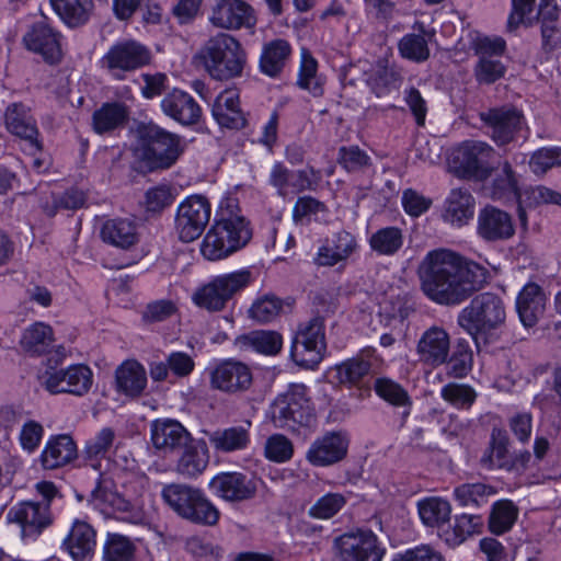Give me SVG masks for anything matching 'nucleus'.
<instances>
[{
	"label": "nucleus",
	"mask_w": 561,
	"mask_h": 561,
	"mask_svg": "<svg viewBox=\"0 0 561 561\" xmlns=\"http://www.w3.org/2000/svg\"><path fill=\"white\" fill-rule=\"evenodd\" d=\"M369 245L380 255H393L403 245V233L398 227H385L370 236Z\"/></svg>",
	"instance_id": "nucleus-50"
},
{
	"label": "nucleus",
	"mask_w": 561,
	"mask_h": 561,
	"mask_svg": "<svg viewBox=\"0 0 561 561\" xmlns=\"http://www.w3.org/2000/svg\"><path fill=\"white\" fill-rule=\"evenodd\" d=\"M374 389L376 393L388 403L394 407L405 408L407 410L403 412V416L409 414L412 401L408 391L400 383L390 378L379 377L375 380Z\"/></svg>",
	"instance_id": "nucleus-49"
},
{
	"label": "nucleus",
	"mask_w": 561,
	"mask_h": 561,
	"mask_svg": "<svg viewBox=\"0 0 561 561\" xmlns=\"http://www.w3.org/2000/svg\"><path fill=\"white\" fill-rule=\"evenodd\" d=\"M236 345L240 347H253L265 355H276L283 346L282 335L276 331H252L236 339Z\"/></svg>",
	"instance_id": "nucleus-41"
},
{
	"label": "nucleus",
	"mask_w": 561,
	"mask_h": 561,
	"mask_svg": "<svg viewBox=\"0 0 561 561\" xmlns=\"http://www.w3.org/2000/svg\"><path fill=\"white\" fill-rule=\"evenodd\" d=\"M290 53V45L285 39H274L265 44L260 58L261 71L268 77H277L284 69Z\"/></svg>",
	"instance_id": "nucleus-40"
},
{
	"label": "nucleus",
	"mask_w": 561,
	"mask_h": 561,
	"mask_svg": "<svg viewBox=\"0 0 561 561\" xmlns=\"http://www.w3.org/2000/svg\"><path fill=\"white\" fill-rule=\"evenodd\" d=\"M161 497L173 513L193 524L215 526L219 520L218 508L199 488L172 482L163 485Z\"/></svg>",
	"instance_id": "nucleus-6"
},
{
	"label": "nucleus",
	"mask_w": 561,
	"mask_h": 561,
	"mask_svg": "<svg viewBox=\"0 0 561 561\" xmlns=\"http://www.w3.org/2000/svg\"><path fill=\"white\" fill-rule=\"evenodd\" d=\"M480 525L479 516L468 514L456 516L451 536L447 537L446 540L453 545H460L468 536L476 533Z\"/></svg>",
	"instance_id": "nucleus-64"
},
{
	"label": "nucleus",
	"mask_w": 561,
	"mask_h": 561,
	"mask_svg": "<svg viewBox=\"0 0 561 561\" xmlns=\"http://www.w3.org/2000/svg\"><path fill=\"white\" fill-rule=\"evenodd\" d=\"M493 485L482 482L463 483L454 491L455 499L462 506H481L488 503L489 499L496 494Z\"/></svg>",
	"instance_id": "nucleus-48"
},
{
	"label": "nucleus",
	"mask_w": 561,
	"mask_h": 561,
	"mask_svg": "<svg viewBox=\"0 0 561 561\" xmlns=\"http://www.w3.org/2000/svg\"><path fill=\"white\" fill-rule=\"evenodd\" d=\"M179 453L175 471L185 479H197L208 467L209 450L203 439L192 438Z\"/></svg>",
	"instance_id": "nucleus-29"
},
{
	"label": "nucleus",
	"mask_w": 561,
	"mask_h": 561,
	"mask_svg": "<svg viewBox=\"0 0 561 561\" xmlns=\"http://www.w3.org/2000/svg\"><path fill=\"white\" fill-rule=\"evenodd\" d=\"M494 154L495 150L489 144L466 140L454 149L450 165L459 178L483 181L491 175L490 160Z\"/></svg>",
	"instance_id": "nucleus-10"
},
{
	"label": "nucleus",
	"mask_w": 561,
	"mask_h": 561,
	"mask_svg": "<svg viewBox=\"0 0 561 561\" xmlns=\"http://www.w3.org/2000/svg\"><path fill=\"white\" fill-rule=\"evenodd\" d=\"M136 153L150 170H165L176 163L184 152L182 138L153 122L136 127Z\"/></svg>",
	"instance_id": "nucleus-4"
},
{
	"label": "nucleus",
	"mask_w": 561,
	"mask_h": 561,
	"mask_svg": "<svg viewBox=\"0 0 561 561\" xmlns=\"http://www.w3.org/2000/svg\"><path fill=\"white\" fill-rule=\"evenodd\" d=\"M283 309V302L275 296H265L256 300L250 308V317L260 323L273 321Z\"/></svg>",
	"instance_id": "nucleus-59"
},
{
	"label": "nucleus",
	"mask_w": 561,
	"mask_h": 561,
	"mask_svg": "<svg viewBox=\"0 0 561 561\" xmlns=\"http://www.w3.org/2000/svg\"><path fill=\"white\" fill-rule=\"evenodd\" d=\"M77 457V445L67 435L53 436L46 443L41 455V462L44 469L53 470L62 467Z\"/></svg>",
	"instance_id": "nucleus-34"
},
{
	"label": "nucleus",
	"mask_w": 561,
	"mask_h": 561,
	"mask_svg": "<svg viewBox=\"0 0 561 561\" xmlns=\"http://www.w3.org/2000/svg\"><path fill=\"white\" fill-rule=\"evenodd\" d=\"M92 502L104 512L110 510L118 514V518L131 524H139L145 519L144 511L137 504L123 497L105 484L98 483L91 493Z\"/></svg>",
	"instance_id": "nucleus-23"
},
{
	"label": "nucleus",
	"mask_w": 561,
	"mask_h": 561,
	"mask_svg": "<svg viewBox=\"0 0 561 561\" xmlns=\"http://www.w3.org/2000/svg\"><path fill=\"white\" fill-rule=\"evenodd\" d=\"M479 117L497 146L514 141L526 127L523 113L514 106L492 107L480 112Z\"/></svg>",
	"instance_id": "nucleus-13"
},
{
	"label": "nucleus",
	"mask_w": 561,
	"mask_h": 561,
	"mask_svg": "<svg viewBox=\"0 0 561 561\" xmlns=\"http://www.w3.org/2000/svg\"><path fill=\"white\" fill-rule=\"evenodd\" d=\"M101 238L105 243L127 250L138 241L137 227L129 219H110L101 228Z\"/></svg>",
	"instance_id": "nucleus-37"
},
{
	"label": "nucleus",
	"mask_w": 561,
	"mask_h": 561,
	"mask_svg": "<svg viewBox=\"0 0 561 561\" xmlns=\"http://www.w3.org/2000/svg\"><path fill=\"white\" fill-rule=\"evenodd\" d=\"M518 516L517 506L510 500H501L493 504L489 517V528L494 535H503L515 524Z\"/></svg>",
	"instance_id": "nucleus-46"
},
{
	"label": "nucleus",
	"mask_w": 561,
	"mask_h": 561,
	"mask_svg": "<svg viewBox=\"0 0 561 561\" xmlns=\"http://www.w3.org/2000/svg\"><path fill=\"white\" fill-rule=\"evenodd\" d=\"M317 68V60L309 54L308 50L304 49L297 83L301 89L311 92L313 96H321L323 94V88L316 77Z\"/></svg>",
	"instance_id": "nucleus-57"
},
{
	"label": "nucleus",
	"mask_w": 561,
	"mask_h": 561,
	"mask_svg": "<svg viewBox=\"0 0 561 561\" xmlns=\"http://www.w3.org/2000/svg\"><path fill=\"white\" fill-rule=\"evenodd\" d=\"M209 442L216 450L231 453L247 447L249 433L242 426L217 430L209 435Z\"/></svg>",
	"instance_id": "nucleus-44"
},
{
	"label": "nucleus",
	"mask_w": 561,
	"mask_h": 561,
	"mask_svg": "<svg viewBox=\"0 0 561 561\" xmlns=\"http://www.w3.org/2000/svg\"><path fill=\"white\" fill-rule=\"evenodd\" d=\"M348 450V438L342 432H328L316 438L306 459L314 467H329L342 461Z\"/></svg>",
	"instance_id": "nucleus-22"
},
{
	"label": "nucleus",
	"mask_w": 561,
	"mask_h": 561,
	"mask_svg": "<svg viewBox=\"0 0 561 561\" xmlns=\"http://www.w3.org/2000/svg\"><path fill=\"white\" fill-rule=\"evenodd\" d=\"M149 49L136 41H123L113 45L103 56L102 64L108 70L133 71L149 64Z\"/></svg>",
	"instance_id": "nucleus-21"
},
{
	"label": "nucleus",
	"mask_w": 561,
	"mask_h": 561,
	"mask_svg": "<svg viewBox=\"0 0 561 561\" xmlns=\"http://www.w3.org/2000/svg\"><path fill=\"white\" fill-rule=\"evenodd\" d=\"M129 118V108L121 102H106L92 115V128L99 135H104L124 127Z\"/></svg>",
	"instance_id": "nucleus-35"
},
{
	"label": "nucleus",
	"mask_w": 561,
	"mask_h": 561,
	"mask_svg": "<svg viewBox=\"0 0 561 561\" xmlns=\"http://www.w3.org/2000/svg\"><path fill=\"white\" fill-rule=\"evenodd\" d=\"M422 523L427 527H442L450 519L451 506L440 497H426L417 503Z\"/></svg>",
	"instance_id": "nucleus-43"
},
{
	"label": "nucleus",
	"mask_w": 561,
	"mask_h": 561,
	"mask_svg": "<svg viewBox=\"0 0 561 561\" xmlns=\"http://www.w3.org/2000/svg\"><path fill=\"white\" fill-rule=\"evenodd\" d=\"M442 398L457 409L468 410L477 399L476 390L466 383L449 382L442 388Z\"/></svg>",
	"instance_id": "nucleus-56"
},
{
	"label": "nucleus",
	"mask_w": 561,
	"mask_h": 561,
	"mask_svg": "<svg viewBox=\"0 0 561 561\" xmlns=\"http://www.w3.org/2000/svg\"><path fill=\"white\" fill-rule=\"evenodd\" d=\"M477 231L483 240L495 242L512 238L515 229L510 214L486 206L479 213Z\"/></svg>",
	"instance_id": "nucleus-27"
},
{
	"label": "nucleus",
	"mask_w": 561,
	"mask_h": 561,
	"mask_svg": "<svg viewBox=\"0 0 561 561\" xmlns=\"http://www.w3.org/2000/svg\"><path fill=\"white\" fill-rule=\"evenodd\" d=\"M474 214V198L467 188H454L445 202L444 218L453 225H466Z\"/></svg>",
	"instance_id": "nucleus-36"
},
{
	"label": "nucleus",
	"mask_w": 561,
	"mask_h": 561,
	"mask_svg": "<svg viewBox=\"0 0 561 561\" xmlns=\"http://www.w3.org/2000/svg\"><path fill=\"white\" fill-rule=\"evenodd\" d=\"M251 280L249 271H239L214 277L193 294L194 304L209 312L226 308L233 296L245 288Z\"/></svg>",
	"instance_id": "nucleus-9"
},
{
	"label": "nucleus",
	"mask_w": 561,
	"mask_h": 561,
	"mask_svg": "<svg viewBox=\"0 0 561 561\" xmlns=\"http://www.w3.org/2000/svg\"><path fill=\"white\" fill-rule=\"evenodd\" d=\"M510 438L505 431L493 428L489 447L480 459V463L485 469H501L502 462L507 458Z\"/></svg>",
	"instance_id": "nucleus-45"
},
{
	"label": "nucleus",
	"mask_w": 561,
	"mask_h": 561,
	"mask_svg": "<svg viewBox=\"0 0 561 561\" xmlns=\"http://www.w3.org/2000/svg\"><path fill=\"white\" fill-rule=\"evenodd\" d=\"M115 433L110 427L102 428L93 438L85 444L84 454L88 459H100L105 457L112 447Z\"/></svg>",
	"instance_id": "nucleus-63"
},
{
	"label": "nucleus",
	"mask_w": 561,
	"mask_h": 561,
	"mask_svg": "<svg viewBox=\"0 0 561 561\" xmlns=\"http://www.w3.org/2000/svg\"><path fill=\"white\" fill-rule=\"evenodd\" d=\"M162 112L184 126L198 123L202 116V108L195 99L179 89H174L161 101Z\"/></svg>",
	"instance_id": "nucleus-28"
},
{
	"label": "nucleus",
	"mask_w": 561,
	"mask_h": 561,
	"mask_svg": "<svg viewBox=\"0 0 561 561\" xmlns=\"http://www.w3.org/2000/svg\"><path fill=\"white\" fill-rule=\"evenodd\" d=\"M516 310L526 328L534 327L545 310V294L536 283L526 284L516 299Z\"/></svg>",
	"instance_id": "nucleus-31"
},
{
	"label": "nucleus",
	"mask_w": 561,
	"mask_h": 561,
	"mask_svg": "<svg viewBox=\"0 0 561 561\" xmlns=\"http://www.w3.org/2000/svg\"><path fill=\"white\" fill-rule=\"evenodd\" d=\"M504 50L505 41L500 37H484L477 42L476 53L479 61L474 75L479 83L491 84L504 76L505 66L500 60Z\"/></svg>",
	"instance_id": "nucleus-18"
},
{
	"label": "nucleus",
	"mask_w": 561,
	"mask_h": 561,
	"mask_svg": "<svg viewBox=\"0 0 561 561\" xmlns=\"http://www.w3.org/2000/svg\"><path fill=\"white\" fill-rule=\"evenodd\" d=\"M60 37V33L39 21L30 26L22 41L27 50L41 55L49 65H57L62 59Z\"/></svg>",
	"instance_id": "nucleus-19"
},
{
	"label": "nucleus",
	"mask_w": 561,
	"mask_h": 561,
	"mask_svg": "<svg viewBox=\"0 0 561 561\" xmlns=\"http://www.w3.org/2000/svg\"><path fill=\"white\" fill-rule=\"evenodd\" d=\"M96 533L85 522L76 520L67 538L64 540L65 548L69 551L75 561L90 560L96 546Z\"/></svg>",
	"instance_id": "nucleus-30"
},
{
	"label": "nucleus",
	"mask_w": 561,
	"mask_h": 561,
	"mask_svg": "<svg viewBox=\"0 0 561 561\" xmlns=\"http://www.w3.org/2000/svg\"><path fill=\"white\" fill-rule=\"evenodd\" d=\"M233 201H229L227 209L222 210L221 218L216 220L205 234L201 252L208 261H219L245 247L252 238L249 221L239 214H234Z\"/></svg>",
	"instance_id": "nucleus-3"
},
{
	"label": "nucleus",
	"mask_w": 561,
	"mask_h": 561,
	"mask_svg": "<svg viewBox=\"0 0 561 561\" xmlns=\"http://www.w3.org/2000/svg\"><path fill=\"white\" fill-rule=\"evenodd\" d=\"M402 76L394 67L378 65L369 75L367 84L378 96H383L399 89Z\"/></svg>",
	"instance_id": "nucleus-47"
},
{
	"label": "nucleus",
	"mask_w": 561,
	"mask_h": 561,
	"mask_svg": "<svg viewBox=\"0 0 561 561\" xmlns=\"http://www.w3.org/2000/svg\"><path fill=\"white\" fill-rule=\"evenodd\" d=\"M5 126L16 137L26 141L33 152L42 151L38 128L30 108L22 103H12L5 111Z\"/></svg>",
	"instance_id": "nucleus-26"
},
{
	"label": "nucleus",
	"mask_w": 561,
	"mask_h": 561,
	"mask_svg": "<svg viewBox=\"0 0 561 561\" xmlns=\"http://www.w3.org/2000/svg\"><path fill=\"white\" fill-rule=\"evenodd\" d=\"M209 386L227 394L248 391L253 383L250 367L236 359H225L208 369Z\"/></svg>",
	"instance_id": "nucleus-15"
},
{
	"label": "nucleus",
	"mask_w": 561,
	"mask_h": 561,
	"mask_svg": "<svg viewBox=\"0 0 561 561\" xmlns=\"http://www.w3.org/2000/svg\"><path fill=\"white\" fill-rule=\"evenodd\" d=\"M115 380L118 392L130 398H138L147 387V373L140 363L129 359L116 368Z\"/></svg>",
	"instance_id": "nucleus-32"
},
{
	"label": "nucleus",
	"mask_w": 561,
	"mask_h": 561,
	"mask_svg": "<svg viewBox=\"0 0 561 561\" xmlns=\"http://www.w3.org/2000/svg\"><path fill=\"white\" fill-rule=\"evenodd\" d=\"M214 494L228 503H240L253 499L256 481L242 472H221L208 483Z\"/></svg>",
	"instance_id": "nucleus-20"
},
{
	"label": "nucleus",
	"mask_w": 561,
	"mask_h": 561,
	"mask_svg": "<svg viewBox=\"0 0 561 561\" xmlns=\"http://www.w3.org/2000/svg\"><path fill=\"white\" fill-rule=\"evenodd\" d=\"M449 350V335L444 328L437 325L425 330L416 345L420 362L434 368L446 363Z\"/></svg>",
	"instance_id": "nucleus-24"
},
{
	"label": "nucleus",
	"mask_w": 561,
	"mask_h": 561,
	"mask_svg": "<svg viewBox=\"0 0 561 561\" xmlns=\"http://www.w3.org/2000/svg\"><path fill=\"white\" fill-rule=\"evenodd\" d=\"M209 21L214 26L228 31L251 30L256 24L253 8L243 0H215Z\"/></svg>",
	"instance_id": "nucleus-17"
},
{
	"label": "nucleus",
	"mask_w": 561,
	"mask_h": 561,
	"mask_svg": "<svg viewBox=\"0 0 561 561\" xmlns=\"http://www.w3.org/2000/svg\"><path fill=\"white\" fill-rule=\"evenodd\" d=\"M150 432L153 447L164 454L180 451L193 438L179 421L172 419L153 421Z\"/></svg>",
	"instance_id": "nucleus-25"
},
{
	"label": "nucleus",
	"mask_w": 561,
	"mask_h": 561,
	"mask_svg": "<svg viewBox=\"0 0 561 561\" xmlns=\"http://www.w3.org/2000/svg\"><path fill=\"white\" fill-rule=\"evenodd\" d=\"M488 190L494 201H511L518 196L517 180L507 161L504 162L501 172L495 175Z\"/></svg>",
	"instance_id": "nucleus-51"
},
{
	"label": "nucleus",
	"mask_w": 561,
	"mask_h": 561,
	"mask_svg": "<svg viewBox=\"0 0 561 561\" xmlns=\"http://www.w3.org/2000/svg\"><path fill=\"white\" fill-rule=\"evenodd\" d=\"M135 552L131 540L119 534H107L103 547V557L106 561H129Z\"/></svg>",
	"instance_id": "nucleus-55"
},
{
	"label": "nucleus",
	"mask_w": 561,
	"mask_h": 561,
	"mask_svg": "<svg viewBox=\"0 0 561 561\" xmlns=\"http://www.w3.org/2000/svg\"><path fill=\"white\" fill-rule=\"evenodd\" d=\"M50 4L69 27H80L88 23L94 10L93 0H49Z\"/></svg>",
	"instance_id": "nucleus-38"
},
{
	"label": "nucleus",
	"mask_w": 561,
	"mask_h": 561,
	"mask_svg": "<svg viewBox=\"0 0 561 561\" xmlns=\"http://www.w3.org/2000/svg\"><path fill=\"white\" fill-rule=\"evenodd\" d=\"M513 11L508 16V28L515 30L526 18L531 19L537 9V14H554L557 5L554 0H512Z\"/></svg>",
	"instance_id": "nucleus-42"
},
{
	"label": "nucleus",
	"mask_w": 561,
	"mask_h": 561,
	"mask_svg": "<svg viewBox=\"0 0 561 561\" xmlns=\"http://www.w3.org/2000/svg\"><path fill=\"white\" fill-rule=\"evenodd\" d=\"M419 31L417 34L404 35L398 44L401 56L415 62L425 61L430 57V48L424 37L425 30L422 24H419Z\"/></svg>",
	"instance_id": "nucleus-52"
},
{
	"label": "nucleus",
	"mask_w": 561,
	"mask_h": 561,
	"mask_svg": "<svg viewBox=\"0 0 561 561\" xmlns=\"http://www.w3.org/2000/svg\"><path fill=\"white\" fill-rule=\"evenodd\" d=\"M210 219V204L201 195L185 198L178 207L174 229L182 242H192L201 237Z\"/></svg>",
	"instance_id": "nucleus-12"
},
{
	"label": "nucleus",
	"mask_w": 561,
	"mask_h": 561,
	"mask_svg": "<svg viewBox=\"0 0 561 561\" xmlns=\"http://www.w3.org/2000/svg\"><path fill=\"white\" fill-rule=\"evenodd\" d=\"M36 490L43 496V503L23 502L8 514L9 520L20 525L24 538L38 536L53 522L49 504L59 494L57 488L50 481H43L36 484Z\"/></svg>",
	"instance_id": "nucleus-7"
},
{
	"label": "nucleus",
	"mask_w": 561,
	"mask_h": 561,
	"mask_svg": "<svg viewBox=\"0 0 561 561\" xmlns=\"http://www.w3.org/2000/svg\"><path fill=\"white\" fill-rule=\"evenodd\" d=\"M92 380V370L87 365L76 364L66 369L46 370L42 385L51 394L70 393L81 397L89 392Z\"/></svg>",
	"instance_id": "nucleus-14"
},
{
	"label": "nucleus",
	"mask_w": 561,
	"mask_h": 561,
	"mask_svg": "<svg viewBox=\"0 0 561 561\" xmlns=\"http://www.w3.org/2000/svg\"><path fill=\"white\" fill-rule=\"evenodd\" d=\"M530 169L536 174H545L548 170L561 165V148H541L534 152L529 161Z\"/></svg>",
	"instance_id": "nucleus-62"
},
{
	"label": "nucleus",
	"mask_w": 561,
	"mask_h": 561,
	"mask_svg": "<svg viewBox=\"0 0 561 561\" xmlns=\"http://www.w3.org/2000/svg\"><path fill=\"white\" fill-rule=\"evenodd\" d=\"M419 277L428 299L454 307L479 291L488 283L490 272L456 252L438 249L424 256L419 265Z\"/></svg>",
	"instance_id": "nucleus-1"
},
{
	"label": "nucleus",
	"mask_w": 561,
	"mask_h": 561,
	"mask_svg": "<svg viewBox=\"0 0 561 561\" xmlns=\"http://www.w3.org/2000/svg\"><path fill=\"white\" fill-rule=\"evenodd\" d=\"M324 351V318L317 314L299 324L293 337L290 356L297 365L313 368L321 362Z\"/></svg>",
	"instance_id": "nucleus-11"
},
{
	"label": "nucleus",
	"mask_w": 561,
	"mask_h": 561,
	"mask_svg": "<svg viewBox=\"0 0 561 561\" xmlns=\"http://www.w3.org/2000/svg\"><path fill=\"white\" fill-rule=\"evenodd\" d=\"M506 319L503 299L494 293L485 291L474 296L458 314L457 322L469 333L479 346L480 341L489 343L494 332Z\"/></svg>",
	"instance_id": "nucleus-5"
},
{
	"label": "nucleus",
	"mask_w": 561,
	"mask_h": 561,
	"mask_svg": "<svg viewBox=\"0 0 561 561\" xmlns=\"http://www.w3.org/2000/svg\"><path fill=\"white\" fill-rule=\"evenodd\" d=\"M54 342L51 327L43 322H36L24 330L20 345L28 355L42 356L53 347Z\"/></svg>",
	"instance_id": "nucleus-39"
},
{
	"label": "nucleus",
	"mask_w": 561,
	"mask_h": 561,
	"mask_svg": "<svg viewBox=\"0 0 561 561\" xmlns=\"http://www.w3.org/2000/svg\"><path fill=\"white\" fill-rule=\"evenodd\" d=\"M271 414L275 426L291 431L310 426L316 421L304 385H291L279 394L272 404Z\"/></svg>",
	"instance_id": "nucleus-8"
},
{
	"label": "nucleus",
	"mask_w": 561,
	"mask_h": 561,
	"mask_svg": "<svg viewBox=\"0 0 561 561\" xmlns=\"http://www.w3.org/2000/svg\"><path fill=\"white\" fill-rule=\"evenodd\" d=\"M294 454L290 439L283 434H274L265 443V456L275 462H286Z\"/></svg>",
	"instance_id": "nucleus-61"
},
{
	"label": "nucleus",
	"mask_w": 561,
	"mask_h": 561,
	"mask_svg": "<svg viewBox=\"0 0 561 561\" xmlns=\"http://www.w3.org/2000/svg\"><path fill=\"white\" fill-rule=\"evenodd\" d=\"M336 561H381L383 550L371 531L348 533L335 539Z\"/></svg>",
	"instance_id": "nucleus-16"
},
{
	"label": "nucleus",
	"mask_w": 561,
	"mask_h": 561,
	"mask_svg": "<svg viewBox=\"0 0 561 561\" xmlns=\"http://www.w3.org/2000/svg\"><path fill=\"white\" fill-rule=\"evenodd\" d=\"M447 375L454 378L466 377L472 368V352L467 343H458L446 360Z\"/></svg>",
	"instance_id": "nucleus-58"
},
{
	"label": "nucleus",
	"mask_w": 561,
	"mask_h": 561,
	"mask_svg": "<svg viewBox=\"0 0 561 561\" xmlns=\"http://www.w3.org/2000/svg\"><path fill=\"white\" fill-rule=\"evenodd\" d=\"M337 162L350 173L365 172L371 167V158L358 146H343L339 149Z\"/></svg>",
	"instance_id": "nucleus-54"
},
{
	"label": "nucleus",
	"mask_w": 561,
	"mask_h": 561,
	"mask_svg": "<svg viewBox=\"0 0 561 561\" xmlns=\"http://www.w3.org/2000/svg\"><path fill=\"white\" fill-rule=\"evenodd\" d=\"M346 503L344 495L328 493L321 496L309 510L310 516L320 519L333 517Z\"/></svg>",
	"instance_id": "nucleus-60"
},
{
	"label": "nucleus",
	"mask_w": 561,
	"mask_h": 561,
	"mask_svg": "<svg viewBox=\"0 0 561 561\" xmlns=\"http://www.w3.org/2000/svg\"><path fill=\"white\" fill-rule=\"evenodd\" d=\"M211 112L221 127L240 129L247 123L239 105V95L232 90H226L216 98Z\"/></svg>",
	"instance_id": "nucleus-33"
},
{
	"label": "nucleus",
	"mask_w": 561,
	"mask_h": 561,
	"mask_svg": "<svg viewBox=\"0 0 561 561\" xmlns=\"http://www.w3.org/2000/svg\"><path fill=\"white\" fill-rule=\"evenodd\" d=\"M370 363L360 357L347 359L335 367L336 378L340 383L356 386L368 375Z\"/></svg>",
	"instance_id": "nucleus-53"
},
{
	"label": "nucleus",
	"mask_w": 561,
	"mask_h": 561,
	"mask_svg": "<svg viewBox=\"0 0 561 561\" xmlns=\"http://www.w3.org/2000/svg\"><path fill=\"white\" fill-rule=\"evenodd\" d=\"M194 59L217 81L240 78L248 64L247 51L241 43L234 36L222 32L205 41Z\"/></svg>",
	"instance_id": "nucleus-2"
}]
</instances>
